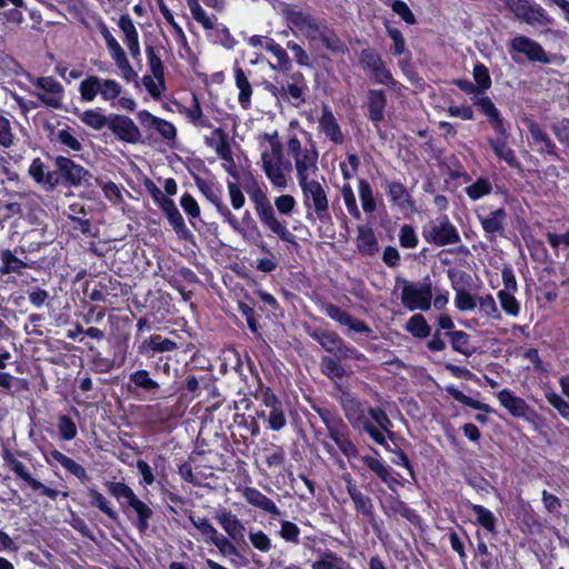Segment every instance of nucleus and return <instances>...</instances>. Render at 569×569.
<instances>
[{
  "label": "nucleus",
  "instance_id": "obj_1",
  "mask_svg": "<svg viewBox=\"0 0 569 569\" xmlns=\"http://www.w3.org/2000/svg\"><path fill=\"white\" fill-rule=\"evenodd\" d=\"M227 188L230 203L234 210H240L244 206V191L262 227L276 234L281 241L297 244L296 236L288 229L287 223L277 218L273 204L267 194L266 186L260 183L252 173L246 174L241 186L236 181H228Z\"/></svg>",
  "mask_w": 569,
  "mask_h": 569
},
{
  "label": "nucleus",
  "instance_id": "obj_2",
  "mask_svg": "<svg viewBox=\"0 0 569 569\" xmlns=\"http://www.w3.org/2000/svg\"><path fill=\"white\" fill-rule=\"evenodd\" d=\"M282 12L287 26L293 32L301 33L309 42H320L336 54L348 51L347 44L325 19L297 4H286Z\"/></svg>",
  "mask_w": 569,
  "mask_h": 569
},
{
  "label": "nucleus",
  "instance_id": "obj_3",
  "mask_svg": "<svg viewBox=\"0 0 569 569\" xmlns=\"http://www.w3.org/2000/svg\"><path fill=\"white\" fill-rule=\"evenodd\" d=\"M198 351L192 341L182 338L176 330H172L170 336L152 333L137 346V353L149 361V367L166 375L170 372L172 356H194Z\"/></svg>",
  "mask_w": 569,
  "mask_h": 569
},
{
  "label": "nucleus",
  "instance_id": "obj_4",
  "mask_svg": "<svg viewBox=\"0 0 569 569\" xmlns=\"http://www.w3.org/2000/svg\"><path fill=\"white\" fill-rule=\"evenodd\" d=\"M472 100L473 104L478 107V110L487 117L490 127L496 133L495 138H488V144L492 152L510 168L521 169V163L515 151L508 146L510 133L501 112L487 96L478 97Z\"/></svg>",
  "mask_w": 569,
  "mask_h": 569
},
{
  "label": "nucleus",
  "instance_id": "obj_5",
  "mask_svg": "<svg viewBox=\"0 0 569 569\" xmlns=\"http://www.w3.org/2000/svg\"><path fill=\"white\" fill-rule=\"evenodd\" d=\"M336 388L342 392L339 403L351 428L359 433H367L376 445H385L386 437L370 421L366 403L348 390H342L340 385H336Z\"/></svg>",
  "mask_w": 569,
  "mask_h": 569
},
{
  "label": "nucleus",
  "instance_id": "obj_6",
  "mask_svg": "<svg viewBox=\"0 0 569 569\" xmlns=\"http://www.w3.org/2000/svg\"><path fill=\"white\" fill-rule=\"evenodd\" d=\"M312 409L326 426L328 437L340 452L348 459L358 458L359 450L351 438L350 428L342 417L332 408L312 406Z\"/></svg>",
  "mask_w": 569,
  "mask_h": 569
},
{
  "label": "nucleus",
  "instance_id": "obj_7",
  "mask_svg": "<svg viewBox=\"0 0 569 569\" xmlns=\"http://www.w3.org/2000/svg\"><path fill=\"white\" fill-rule=\"evenodd\" d=\"M251 395L259 402V408L256 410L257 418L263 420L268 429L272 431L282 430L287 426L286 408L282 400L260 379Z\"/></svg>",
  "mask_w": 569,
  "mask_h": 569
},
{
  "label": "nucleus",
  "instance_id": "obj_8",
  "mask_svg": "<svg viewBox=\"0 0 569 569\" xmlns=\"http://www.w3.org/2000/svg\"><path fill=\"white\" fill-rule=\"evenodd\" d=\"M104 487L108 492L117 499L124 512H127L129 508L134 511L137 518L133 525L140 533H144L153 516L152 509L140 500L132 488L123 481H107Z\"/></svg>",
  "mask_w": 569,
  "mask_h": 569
},
{
  "label": "nucleus",
  "instance_id": "obj_9",
  "mask_svg": "<svg viewBox=\"0 0 569 569\" xmlns=\"http://www.w3.org/2000/svg\"><path fill=\"white\" fill-rule=\"evenodd\" d=\"M298 183L302 191L306 219L311 222L319 220L321 223H331L329 200L323 186L313 179H305Z\"/></svg>",
  "mask_w": 569,
  "mask_h": 569
},
{
  "label": "nucleus",
  "instance_id": "obj_10",
  "mask_svg": "<svg viewBox=\"0 0 569 569\" xmlns=\"http://www.w3.org/2000/svg\"><path fill=\"white\" fill-rule=\"evenodd\" d=\"M83 293L91 301L103 302L114 308L119 298L127 295V288L118 279L104 274L97 281H86Z\"/></svg>",
  "mask_w": 569,
  "mask_h": 569
},
{
  "label": "nucleus",
  "instance_id": "obj_11",
  "mask_svg": "<svg viewBox=\"0 0 569 569\" xmlns=\"http://www.w3.org/2000/svg\"><path fill=\"white\" fill-rule=\"evenodd\" d=\"M306 332L327 352L332 353L338 359L360 360L362 357L357 348L347 343L336 331L308 327Z\"/></svg>",
  "mask_w": 569,
  "mask_h": 569
},
{
  "label": "nucleus",
  "instance_id": "obj_12",
  "mask_svg": "<svg viewBox=\"0 0 569 569\" xmlns=\"http://www.w3.org/2000/svg\"><path fill=\"white\" fill-rule=\"evenodd\" d=\"M2 460L4 465L14 472V475L23 480L27 486L33 491L39 492L40 496L47 497L52 501H56L58 497L67 498L69 496L68 491H60L53 488H50L42 483L39 479L34 478L24 466L23 462L18 460L16 456L11 452L10 449L3 448L1 452Z\"/></svg>",
  "mask_w": 569,
  "mask_h": 569
},
{
  "label": "nucleus",
  "instance_id": "obj_13",
  "mask_svg": "<svg viewBox=\"0 0 569 569\" xmlns=\"http://www.w3.org/2000/svg\"><path fill=\"white\" fill-rule=\"evenodd\" d=\"M221 217L222 221L227 223L233 231L241 234L246 242L258 247L263 253L271 254V250L264 242L262 233L256 220L252 218L250 211L246 210L241 217V220H238L237 217L228 208Z\"/></svg>",
  "mask_w": 569,
  "mask_h": 569
},
{
  "label": "nucleus",
  "instance_id": "obj_14",
  "mask_svg": "<svg viewBox=\"0 0 569 569\" xmlns=\"http://www.w3.org/2000/svg\"><path fill=\"white\" fill-rule=\"evenodd\" d=\"M287 147L289 154L295 159L298 181L309 179L310 174L318 171L319 153L312 140L309 142V147L302 149L300 140L292 136L288 139Z\"/></svg>",
  "mask_w": 569,
  "mask_h": 569
},
{
  "label": "nucleus",
  "instance_id": "obj_15",
  "mask_svg": "<svg viewBox=\"0 0 569 569\" xmlns=\"http://www.w3.org/2000/svg\"><path fill=\"white\" fill-rule=\"evenodd\" d=\"M421 234L427 243L437 247H446L461 242L460 233L448 216L432 219L423 224Z\"/></svg>",
  "mask_w": 569,
  "mask_h": 569
},
{
  "label": "nucleus",
  "instance_id": "obj_16",
  "mask_svg": "<svg viewBox=\"0 0 569 569\" xmlns=\"http://www.w3.org/2000/svg\"><path fill=\"white\" fill-rule=\"evenodd\" d=\"M57 178V187L79 188L88 184L92 177L91 172L83 166L77 163L66 156H57L53 160Z\"/></svg>",
  "mask_w": 569,
  "mask_h": 569
},
{
  "label": "nucleus",
  "instance_id": "obj_17",
  "mask_svg": "<svg viewBox=\"0 0 569 569\" xmlns=\"http://www.w3.org/2000/svg\"><path fill=\"white\" fill-rule=\"evenodd\" d=\"M359 66L373 82L385 86L396 84L391 71L376 49L370 47L362 49L359 53Z\"/></svg>",
  "mask_w": 569,
  "mask_h": 569
},
{
  "label": "nucleus",
  "instance_id": "obj_18",
  "mask_svg": "<svg viewBox=\"0 0 569 569\" xmlns=\"http://www.w3.org/2000/svg\"><path fill=\"white\" fill-rule=\"evenodd\" d=\"M476 216L487 240L492 241L497 236L505 237L508 213L503 206L492 208L491 206L482 204L476 211Z\"/></svg>",
  "mask_w": 569,
  "mask_h": 569
},
{
  "label": "nucleus",
  "instance_id": "obj_19",
  "mask_svg": "<svg viewBox=\"0 0 569 569\" xmlns=\"http://www.w3.org/2000/svg\"><path fill=\"white\" fill-rule=\"evenodd\" d=\"M401 302L410 311H428L432 303V287L429 277L419 286L402 279Z\"/></svg>",
  "mask_w": 569,
  "mask_h": 569
},
{
  "label": "nucleus",
  "instance_id": "obj_20",
  "mask_svg": "<svg viewBox=\"0 0 569 569\" xmlns=\"http://www.w3.org/2000/svg\"><path fill=\"white\" fill-rule=\"evenodd\" d=\"M152 199L168 219L177 237L180 240L191 241L193 239V233L187 228L184 219L178 210L174 201L164 196L156 186H153Z\"/></svg>",
  "mask_w": 569,
  "mask_h": 569
},
{
  "label": "nucleus",
  "instance_id": "obj_21",
  "mask_svg": "<svg viewBox=\"0 0 569 569\" xmlns=\"http://www.w3.org/2000/svg\"><path fill=\"white\" fill-rule=\"evenodd\" d=\"M128 389L140 398L153 399L160 393L161 386L149 370L138 369L129 375Z\"/></svg>",
  "mask_w": 569,
  "mask_h": 569
},
{
  "label": "nucleus",
  "instance_id": "obj_22",
  "mask_svg": "<svg viewBox=\"0 0 569 569\" xmlns=\"http://www.w3.org/2000/svg\"><path fill=\"white\" fill-rule=\"evenodd\" d=\"M162 278L171 288L180 293L183 301H190L193 297V292L191 290H187L183 283L190 286L200 283V279L197 273L186 266L177 267L173 270L168 269L162 273Z\"/></svg>",
  "mask_w": 569,
  "mask_h": 569
},
{
  "label": "nucleus",
  "instance_id": "obj_23",
  "mask_svg": "<svg viewBox=\"0 0 569 569\" xmlns=\"http://www.w3.org/2000/svg\"><path fill=\"white\" fill-rule=\"evenodd\" d=\"M114 137L126 143L137 144L142 142L140 129L134 121L124 114L110 113L108 128Z\"/></svg>",
  "mask_w": 569,
  "mask_h": 569
},
{
  "label": "nucleus",
  "instance_id": "obj_24",
  "mask_svg": "<svg viewBox=\"0 0 569 569\" xmlns=\"http://www.w3.org/2000/svg\"><path fill=\"white\" fill-rule=\"evenodd\" d=\"M362 462L385 485H387L390 491L397 492V489L399 487L405 486L406 480L398 472H396L389 465H387L382 459L372 456H363Z\"/></svg>",
  "mask_w": 569,
  "mask_h": 569
},
{
  "label": "nucleus",
  "instance_id": "obj_25",
  "mask_svg": "<svg viewBox=\"0 0 569 569\" xmlns=\"http://www.w3.org/2000/svg\"><path fill=\"white\" fill-rule=\"evenodd\" d=\"M346 489L353 502L356 512L362 515L367 519V521L372 526V528L377 529L378 523L376 519L372 500L368 495L363 493L359 489L356 481L351 478L350 475L346 479Z\"/></svg>",
  "mask_w": 569,
  "mask_h": 569
},
{
  "label": "nucleus",
  "instance_id": "obj_26",
  "mask_svg": "<svg viewBox=\"0 0 569 569\" xmlns=\"http://www.w3.org/2000/svg\"><path fill=\"white\" fill-rule=\"evenodd\" d=\"M321 311L333 321L348 327L356 333L365 335L366 337L372 333V329L363 320L352 317L349 312L333 303L325 302L321 306Z\"/></svg>",
  "mask_w": 569,
  "mask_h": 569
},
{
  "label": "nucleus",
  "instance_id": "obj_27",
  "mask_svg": "<svg viewBox=\"0 0 569 569\" xmlns=\"http://www.w3.org/2000/svg\"><path fill=\"white\" fill-rule=\"evenodd\" d=\"M50 243L51 240L48 238L44 228H32L22 233L19 244L16 247V252H20V256L24 257L26 260H32L31 254L40 252Z\"/></svg>",
  "mask_w": 569,
  "mask_h": 569
},
{
  "label": "nucleus",
  "instance_id": "obj_28",
  "mask_svg": "<svg viewBox=\"0 0 569 569\" xmlns=\"http://www.w3.org/2000/svg\"><path fill=\"white\" fill-rule=\"evenodd\" d=\"M239 491L246 502L251 507L262 511L266 515H269L273 519H278L282 516V511L276 505V502L256 487L247 486L241 488Z\"/></svg>",
  "mask_w": 569,
  "mask_h": 569
},
{
  "label": "nucleus",
  "instance_id": "obj_29",
  "mask_svg": "<svg viewBox=\"0 0 569 569\" xmlns=\"http://www.w3.org/2000/svg\"><path fill=\"white\" fill-rule=\"evenodd\" d=\"M509 51L511 53H523L532 62H550V59L541 44L526 36H517L512 38L509 42Z\"/></svg>",
  "mask_w": 569,
  "mask_h": 569
},
{
  "label": "nucleus",
  "instance_id": "obj_30",
  "mask_svg": "<svg viewBox=\"0 0 569 569\" xmlns=\"http://www.w3.org/2000/svg\"><path fill=\"white\" fill-rule=\"evenodd\" d=\"M36 87L43 91L39 93V100L47 107L60 109L62 106L63 87L53 77H39Z\"/></svg>",
  "mask_w": 569,
  "mask_h": 569
},
{
  "label": "nucleus",
  "instance_id": "obj_31",
  "mask_svg": "<svg viewBox=\"0 0 569 569\" xmlns=\"http://www.w3.org/2000/svg\"><path fill=\"white\" fill-rule=\"evenodd\" d=\"M137 118L143 128L154 129L164 140H176L177 129L172 122L159 118L146 109L138 111Z\"/></svg>",
  "mask_w": 569,
  "mask_h": 569
},
{
  "label": "nucleus",
  "instance_id": "obj_32",
  "mask_svg": "<svg viewBox=\"0 0 569 569\" xmlns=\"http://www.w3.org/2000/svg\"><path fill=\"white\" fill-rule=\"evenodd\" d=\"M128 355V343L126 341H118L113 346L112 358L102 357L100 352H96L92 358V363L99 372H109L113 368H120L126 363Z\"/></svg>",
  "mask_w": 569,
  "mask_h": 569
},
{
  "label": "nucleus",
  "instance_id": "obj_33",
  "mask_svg": "<svg viewBox=\"0 0 569 569\" xmlns=\"http://www.w3.org/2000/svg\"><path fill=\"white\" fill-rule=\"evenodd\" d=\"M20 252H16L10 249L0 250V274H22V270L26 268H33L34 260H26L24 257H19Z\"/></svg>",
  "mask_w": 569,
  "mask_h": 569
},
{
  "label": "nucleus",
  "instance_id": "obj_34",
  "mask_svg": "<svg viewBox=\"0 0 569 569\" xmlns=\"http://www.w3.org/2000/svg\"><path fill=\"white\" fill-rule=\"evenodd\" d=\"M191 176L194 180L196 186L199 191L204 196V198L212 203L218 213L222 216L224 211L228 209V206L222 201V189L217 183L211 180L202 179L200 176L191 172Z\"/></svg>",
  "mask_w": 569,
  "mask_h": 569
},
{
  "label": "nucleus",
  "instance_id": "obj_35",
  "mask_svg": "<svg viewBox=\"0 0 569 569\" xmlns=\"http://www.w3.org/2000/svg\"><path fill=\"white\" fill-rule=\"evenodd\" d=\"M291 78H292L293 82L289 83L287 89L283 86L281 88H278L273 83H267L266 89L273 96H278V94L283 96V94L288 93L291 99H293L295 101L298 102V104L302 103L306 100L305 93H306V90L308 89L305 77L300 71H298V72L293 73L291 76Z\"/></svg>",
  "mask_w": 569,
  "mask_h": 569
},
{
  "label": "nucleus",
  "instance_id": "obj_36",
  "mask_svg": "<svg viewBox=\"0 0 569 569\" xmlns=\"http://www.w3.org/2000/svg\"><path fill=\"white\" fill-rule=\"evenodd\" d=\"M28 174L36 184L43 187L46 190H54L57 188L54 172L49 170L48 166L39 157L31 161Z\"/></svg>",
  "mask_w": 569,
  "mask_h": 569
},
{
  "label": "nucleus",
  "instance_id": "obj_37",
  "mask_svg": "<svg viewBox=\"0 0 569 569\" xmlns=\"http://www.w3.org/2000/svg\"><path fill=\"white\" fill-rule=\"evenodd\" d=\"M118 27L123 32V42L129 49L131 57L134 60H141V50L139 43V34L136 26L129 14H122L119 18Z\"/></svg>",
  "mask_w": 569,
  "mask_h": 569
},
{
  "label": "nucleus",
  "instance_id": "obj_38",
  "mask_svg": "<svg viewBox=\"0 0 569 569\" xmlns=\"http://www.w3.org/2000/svg\"><path fill=\"white\" fill-rule=\"evenodd\" d=\"M528 131L531 136L533 144L537 146V152L540 154L551 156L555 159H559L556 143L551 140V138L539 123L531 121L528 126Z\"/></svg>",
  "mask_w": 569,
  "mask_h": 569
},
{
  "label": "nucleus",
  "instance_id": "obj_39",
  "mask_svg": "<svg viewBox=\"0 0 569 569\" xmlns=\"http://www.w3.org/2000/svg\"><path fill=\"white\" fill-rule=\"evenodd\" d=\"M383 512L388 518L401 516L403 519L411 523H417L420 520V516L417 513V511L410 508L403 500H401L398 495L389 496L386 499Z\"/></svg>",
  "mask_w": 569,
  "mask_h": 569
},
{
  "label": "nucleus",
  "instance_id": "obj_40",
  "mask_svg": "<svg viewBox=\"0 0 569 569\" xmlns=\"http://www.w3.org/2000/svg\"><path fill=\"white\" fill-rule=\"evenodd\" d=\"M216 518L230 539L236 542L243 540L246 527L234 513L223 510Z\"/></svg>",
  "mask_w": 569,
  "mask_h": 569
},
{
  "label": "nucleus",
  "instance_id": "obj_41",
  "mask_svg": "<svg viewBox=\"0 0 569 569\" xmlns=\"http://www.w3.org/2000/svg\"><path fill=\"white\" fill-rule=\"evenodd\" d=\"M320 130L336 144L345 141L340 126L328 106H323L321 117L319 118Z\"/></svg>",
  "mask_w": 569,
  "mask_h": 569
},
{
  "label": "nucleus",
  "instance_id": "obj_42",
  "mask_svg": "<svg viewBox=\"0 0 569 569\" xmlns=\"http://www.w3.org/2000/svg\"><path fill=\"white\" fill-rule=\"evenodd\" d=\"M387 106V97L381 89H371L368 91V113L367 117L373 123L385 120V109Z\"/></svg>",
  "mask_w": 569,
  "mask_h": 569
},
{
  "label": "nucleus",
  "instance_id": "obj_43",
  "mask_svg": "<svg viewBox=\"0 0 569 569\" xmlns=\"http://www.w3.org/2000/svg\"><path fill=\"white\" fill-rule=\"evenodd\" d=\"M234 83L239 89L238 102L243 110L251 108L252 87L244 72L238 62L233 66Z\"/></svg>",
  "mask_w": 569,
  "mask_h": 569
},
{
  "label": "nucleus",
  "instance_id": "obj_44",
  "mask_svg": "<svg viewBox=\"0 0 569 569\" xmlns=\"http://www.w3.org/2000/svg\"><path fill=\"white\" fill-rule=\"evenodd\" d=\"M438 329L432 333L431 339L427 342V348L431 352L443 351L447 347L440 330L456 331L455 322L448 313H441L437 318Z\"/></svg>",
  "mask_w": 569,
  "mask_h": 569
},
{
  "label": "nucleus",
  "instance_id": "obj_45",
  "mask_svg": "<svg viewBox=\"0 0 569 569\" xmlns=\"http://www.w3.org/2000/svg\"><path fill=\"white\" fill-rule=\"evenodd\" d=\"M387 194L393 206H397L402 210L415 209V200L402 182L392 181L388 183Z\"/></svg>",
  "mask_w": 569,
  "mask_h": 569
},
{
  "label": "nucleus",
  "instance_id": "obj_46",
  "mask_svg": "<svg viewBox=\"0 0 569 569\" xmlns=\"http://www.w3.org/2000/svg\"><path fill=\"white\" fill-rule=\"evenodd\" d=\"M261 160L263 171L271 184L278 190L284 189L287 187V178L281 169V163L273 162L268 151L262 152Z\"/></svg>",
  "mask_w": 569,
  "mask_h": 569
},
{
  "label": "nucleus",
  "instance_id": "obj_47",
  "mask_svg": "<svg viewBox=\"0 0 569 569\" xmlns=\"http://www.w3.org/2000/svg\"><path fill=\"white\" fill-rule=\"evenodd\" d=\"M312 569H356L337 552L326 549L311 565Z\"/></svg>",
  "mask_w": 569,
  "mask_h": 569
},
{
  "label": "nucleus",
  "instance_id": "obj_48",
  "mask_svg": "<svg viewBox=\"0 0 569 569\" xmlns=\"http://www.w3.org/2000/svg\"><path fill=\"white\" fill-rule=\"evenodd\" d=\"M498 399L500 405L513 417H523L529 410L527 402L522 398L515 396L509 389L499 391Z\"/></svg>",
  "mask_w": 569,
  "mask_h": 569
},
{
  "label": "nucleus",
  "instance_id": "obj_49",
  "mask_svg": "<svg viewBox=\"0 0 569 569\" xmlns=\"http://www.w3.org/2000/svg\"><path fill=\"white\" fill-rule=\"evenodd\" d=\"M445 337L449 339L451 349L455 352L470 357L476 352L475 347L471 345V337L463 330L445 332Z\"/></svg>",
  "mask_w": 569,
  "mask_h": 569
},
{
  "label": "nucleus",
  "instance_id": "obj_50",
  "mask_svg": "<svg viewBox=\"0 0 569 569\" xmlns=\"http://www.w3.org/2000/svg\"><path fill=\"white\" fill-rule=\"evenodd\" d=\"M218 133L221 134V141L219 142V146H217V154L223 161L222 167L234 179H239V173L229 143V136L223 134L221 131H218Z\"/></svg>",
  "mask_w": 569,
  "mask_h": 569
},
{
  "label": "nucleus",
  "instance_id": "obj_51",
  "mask_svg": "<svg viewBox=\"0 0 569 569\" xmlns=\"http://www.w3.org/2000/svg\"><path fill=\"white\" fill-rule=\"evenodd\" d=\"M357 249L361 254L373 256L378 252V241L371 228L358 227Z\"/></svg>",
  "mask_w": 569,
  "mask_h": 569
},
{
  "label": "nucleus",
  "instance_id": "obj_52",
  "mask_svg": "<svg viewBox=\"0 0 569 569\" xmlns=\"http://www.w3.org/2000/svg\"><path fill=\"white\" fill-rule=\"evenodd\" d=\"M179 112L188 117L190 122L197 127L211 128V121L202 112L201 103L197 94H192V106L190 108L179 106Z\"/></svg>",
  "mask_w": 569,
  "mask_h": 569
},
{
  "label": "nucleus",
  "instance_id": "obj_53",
  "mask_svg": "<svg viewBox=\"0 0 569 569\" xmlns=\"http://www.w3.org/2000/svg\"><path fill=\"white\" fill-rule=\"evenodd\" d=\"M264 49L270 52L277 60V64H271L274 70L288 71L291 68V60L286 51L276 40L267 38Z\"/></svg>",
  "mask_w": 569,
  "mask_h": 569
},
{
  "label": "nucleus",
  "instance_id": "obj_54",
  "mask_svg": "<svg viewBox=\"0 0 569 569\" xmlns=\"http://www.w3.org/2000/svg\"><path fill=\"white\" fill-rule=\"evenodd\" d=\"M341 359L323 356L320 360L321 373L332 381L341 380L347 376V370L340 363Z\"/></svg>",
  "mask_w": 569,
  "mask_h": 569
},
{
  "label": "nucleus",
  "instance_id": "obj_55",
  "mask_svg": "<svg viewBox=\"0 0 569 569\" xmlns=\"http://www.w3.org/2000/svg\"><path fill=\"white\" fill-rule=\"evenodd\" d=\"M469 509L476 516V523L488 532L496 533L497 531V519L491 510L482 505L470 503Z\"/></svg>",
  "mask_w": 569,
  "mask_h": 569
},
{
  "label": "nucleus",
  "instance_id": "obj_56",
  "mask_svg": "<svg viewBox=\"0 0 569 569\" xmlns=\"http://www.w3.org/2000/svg\"><path fill=\"white\" fill-rule=\"evenodd\" d=\"M88 497L92 507L99 509L110 520L118 521V512L112 508L111 502L101 492L96 488H89Z\"/></svg>",
  "mask_w": 569,
  "mask_h": 569
},
{
  "label": "nucleus",
  "instance_id": "obj_57",
  "mask_svg": "<svg viewBox=\"0 0 569 569\" xmlns=\"http://www.w3.org/2000/svg\"><path fill=\"white\" fill-rule=\"evenodd\" d=\"M146 54L148 59V66L154 79L159 82L161 89L166 88L164 82V66L161 57L156 52L154 47L151 44L146 46Z\"/></svg>",
  "mask_w": 569,
  "mask_h": 569
},
{
  "label": "nucleus",
  "instance_id": "obj_58",
  "mask_svg": "<svg viewBox=\"0 0 569 569\" xmlns=\"http://www.w3.org/2000/svg\"><path fill=\"white\" fill-rule=\"evenodd\" d=\"M445 391L448 395H450L456 401L462 403L466 407H469L475 410L483 411L486 413H489L491 411V408L489 405L478 401L476 399H472L471 397H469V396L465 395L462 391H460L453 385L446 386Z\"/></svg>",
  "mask_w": 569,
  "mask_h": 569
},
{
  "label": "nucleus",
  "instance_id": "obj_59",
  "mask_svg": "<svg viewBox=\"0 0 569 569\" xmlns=\"http://www.w3.org/2000/svg\"><path fill=\"white\" fill-rule=\"evenodd\" d=\"M405 329L417 339H426L431 335V327L421 313L411 316Z\"/></svg>",
  "mask_w": 569,
  "mask_h": 569
},
{
  "label": "nucleus",
  "instance_id": "obj_60",
  "mask_svg": "<svg viewBox=\"0 0 569 569\" xmlns=\"http://www.w3.org/2000/svg\"><path fill=\"white\" fill-rule=\"evenodd\" d=\"M390 453H393V457L391 458V462L396 466L403 467L409 476L416 480V472L412 462L410 461L408 455L397 445L391 447L388 441L386 440L385 445H380Z\"/></svg>",
  "mask_w": 569,
  "mask_h": 569
},
{
  "label": "nucleus",
  "instance_id": "obj_61",
  "mask_svg": "<svg viewBox=\"0 0 569 569\" xmlns=\"http://www.w3.org/2000/svg\"><path fill=\"white\" fill-rule=\"evenodd\" d=\"M101 78L88 76L79 84L80 98L82 101L91 102L100 94Z\"/></svg>",
  "mask_w": 569,
  "mask_h": 569
},
{
  "label": "nucleus",
  "instance_id": "obj_62",
  "mask_svg": "<svg viewBox=\"0 0 569 569\" xmlns=\"http://www.w3.org/2000/svg\"><path fill=\"white\" fill-rule=\"evenodd\" d=\"M213 21L216 20L213 19ZM208 30L211 31L209 36L213 43L221 44L227 49H232L234 47L236 40L230 33V30L223 23L213 22V27Z\"/></svg>",
  "mask_w": 569,
  "mask_h": 569
},
{
  "label": "nucleus",
  "instance_id": "obj_63",
  "mask_svg": "<svg viewBox=\"0 0 569 569\" xmlns=\"http://www.w3.org/2000/svg\"><path fill=\"white\" fill-rule=\"evenodd\" d=\"M80 120L94 130H101L109 128L110 114L104 116L99 109H88L80 116Z\"/></svg>",
  "mask_w": 569,
  "mask_h": 569
},
{
  "label": "nucleus",
  "instance_id": "obj_64",
  "mask_svg": "<svg viewBox=\"0 0 569 569\" xmlns=\"http://www.w3.org/2000/svg\"><path fill=\"white\" fill-rule=\"evenodd\" d=\"M469 199L476 201L492 192V183L488 178L480 177L473 183L465 188Z\"/></svg>",
  "mask_w": 569,
  "mask_h": 569
}]
</instances>
